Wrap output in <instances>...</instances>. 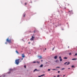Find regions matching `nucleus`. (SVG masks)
<instances>
[{
	"label": "nucleus",
	"mask_w": 77,
	"mask_h": 77,
	"mask_svg": "<svg viewBox=\"0 0 77 77\" xmlns=\"http://www.w3.org/2000/svg\"><path fill=\"white\" fill-rule=\"evenodd\" d=\"M29 33H32V32H33L31 31H29Z\"/></svg>",
	"instance_id": "21"
},
{
	"label": "nucleus",
	"mask_w": 77,
	"mask_h": 77,
	"mask_svg": "<svg viewBox=\"0 0 77 77\" xmlns=\"http://www.w3.org/2000/svg\"><path fill=\"white\" fill-rule=\"evenodd\" d=\"M34 39H35V37L32 36L31 38H30V41H33L34 40Z\"/></svg>",
	"instance_id": "4"
},
{
	"label": "nucleus",
	"mask_w": 77,
	"mask_h": 77,
	"mask_svg": "<svg viewBox=\"0 0 77 77\" xmlns=\"http://www.w3.org/2000/svg\"><path fill=\"white\" fill-rule=\"evenodd\" d=\"M24 67L26 68V65H24Z\"/></svg>",
	"instance_id": "22"
},
{
	"label": "nucleus",
	"mask_w": 77,
	"mask_h": 77,
	"mask_svg": "<svg viewBox=\"0 0 77 77\" xmlns=\"http://www.w3.org/2000/svg\"><path fill=\"white\" fill-rule=\"evenodd\" d=\"M38 57H39L40 59H42V56H38Z\"/></svg>",
	"instance_id": "13"
},
{
	"label": "nucleus",
	"mask_w": 77,
	"mask_h": 77,
	"mask_svg": "<svg viewBox=\"0 0 77 77\" xmlns=\"http://www.w3.org/2000/svg\"><path fill=\"white\" fill-rule=\"evenodd\" d=\"M75 56H77V53L75 54Z\"/></svg>",
	"instance_id": "32"
},
{
	"label": "nucleus",
	"mask_w": 77,
	"mask_h": 77,
	"mask_svg": "<svg viewBox=\"0 0 77 77\" xmlns=\"http://www.w3.org/2000/svg\"><path fill=\"white\" fill-rule=\"evenodd\" d=\"M26 15L25 14H24L23 16V17H25V16Z\"/></svg>",
	"instance_id": "28"
},
{
	"label": "nucleus",
	"mask_w": 77,
	"mask_h": 77,
	"mask_svg": "<svg viewBox=\"0 0 77 77\" xmlns=\"http://www.w3.org/2000/svg\"><path fill=\"white\" fill-rule=\"evenodd\" d=\"M23 60V58L16 60L15 61V63H16L17 65H18L20 63V62H21V60Z\"/></svg>",
	"instance_id": "1"
},
{
	"label": "nucleus",
	"mask_w": 77,
	"mask_h": 77,
	"mask_svg": "<svg viewBox=\"0 0 77 77\" xmlns=\"http://www.w3.org/2000/svg\"><path fill=\"white\" fill-rule=\"evenodd\" d=\"M57 58V56H55L54 57V59H56Z\"/></svg>",
	"instance_id": "9"
},
{
	"label": "nucleus",
	"mask_w": 77,
	"mask_h": 77,
	"mask_svg": "<svg viewBox=\"0 0 77 77\" xmlns=\"http://www.w3.org/2000/svg\"><path fill=\"white\" fill-rule=\"evenodd\" d=\"M55 48V47H54L53 49H52V50L53 51V50H54V48Z\"/></svg>",
	"instance_id": "29"
},
{
	"label": "nucleus",
	"mask_w": 77,
	"mask_h": 77,
	"mask_svg": "<svg viewBox=\"0 0 77 77\" xmlns=\"http://www.w3.org/2000/svg\"><path fill=\"white\" fill-rule=\"evenodd\" d=\"M32 63H39V62H38V61L37 62H36V61H34L33 62H32Z\"/></svg>",
	"instance_id": "12"
},
{
	"label": "nucleus",
	"mask_w": 77,
	"mask_h": 77,
	"mask_svg": "<svg viewBox=\"0 0 77 77\" xmlns=\"http://www.w3.org/2000/svg\"><path fill=\"white\" fill-rule=\"evenodd\" d=\"M60 68V67H57L56 68Z\"/></svg>",
	"instance_id": "25"
},
{
	"label": "nucleus",
	"mask_w": 77,
	"mask_h": 77,
	"mask_svg": "<svg viewBox=\"0 0 77 77\" xmlns=\"http://www.w3.org/2000/svg\"><path fill=\"white\" fill-rule=\"evenodd\" d=\"M61 13H63V11H62L61 10Z\"/></svg>",
	"instance_id": "31"
},
{
	"label": "nucleus",
	"mask_w": 77,
	"mask_h": 77,
	"mask_svg": "<svg viewBox=\"0 0 77 77\" xmlns=\"http://www.w3.org/2000/svg\"><path fill=\"white\" fill-rule=\"evenodd\" d=\"M60 61H62V58H61L60 60Z\"/></svg>",
	"instance_id": "18"
},
{
	"label": "nucleus",
	"mask_w": 77,
	"mask_h": 77,
	"mask_svg": "<svg viewBox=\"0 0 77 77\" xmlns=\"http://www.w3.org/2000/svg\"><path fill=\"white\" fill-rule=\"evenodd\" d=\"M70 63L69 62H66L64 63V65H69Z\"/></svg>",
	"instance_id": "3"
},
{
	"label": "nucleus",
	"mask_w": 77,
	"mask_h": 77,
	"mask_svg": "<svg viewBox=\"0 0 77 77\" xmlns=\"http://www.w3.org/2000/svg\"><path fill=\"white\" fill-rule=\"evenodd\" d=\"M65 9H66V7H64Z\"/></svg>",
	"instance_id": "41"
},
{
	"label": "nucleus",
	"mask_w": 77,
	"mask_h": 77,
	"mask_svg": "<svg viewBox=\"0 0 77 77\" xmlns=\"http://www.w3.org/2000/svg\"><path fill=\"white\" fill-rule=\"evenodd\" d=\"M52 70H56L55 69H52Z\"/></svg>",
	"instance_id": "33"
},
{
	"label": "nucleus",
	"mask_w": 77,
	"mask_h": 77,
	"mask_svg": "<svg viewBox=\"0 0 77 77\" xmlns=\"http://www.w3.org/2000/svg\"><path fill=\"white\" fill-rule=\"evenodd\" d=\"M62 70H63V69H65V68H62L61 69Z\"/></svg>",
	"instance_id": "19"
},
{
	"label": "nucleus",
	"mask_w": 77,
	"mask_h": 77,
	"mask_svg": "<svg viewBox=\"0 0 77 77\" xmlns=\"http://www.w3.org/2000/svg\"><path fill=\"white\" fill-rule=\"evenodd\" d=\"M0 77H1V76H0Z\"/></svg>",
	"instance_id": "46"
},
{
	"label": "nucleus",
	"mask_w": 77,
	"mask_h": 77,
	"mask_svg": "<svg viewBox=\"0 0 77 77\" xmlns=\"http://www.w3.org/2000/svg\"><path fill=\"white\" fill-rule=\"evenodd\" d=\"M28 44H30V42H29L28 43Z\"/></svg>",
	"instance_id": "38"
},
{
	"label": "nucleus",
	"mask_w": 77,
	"mask_h": 77,
	"mask_svg": "<svg viewBox=\"0 0 77 77\" xmlns=\"http://www.w3.org/2000/svg\"><path fill=\"white\" fill-rule=\"evenodd\" d=\"M27 5V3H25V5Z\"/></svg>",
	"instance_id": "30"
},
{
	"label": "nucleus",
	"mask_w": 77,
	"mask_h": 77,
	"mask_svg": "<svg viewBox=\"0 0 77 77\" xmlns=\"http://www.w3.org/2000/svg\"><path fill=\"white\" fill-rule=\"evenodd\" d=\"M68 48H69V46H68Z\"/></svg>",
	"instance_id": "37"
},
{
	"label": "nucleus",
	"mask_w": 77,
	"mask_h": 77,
	"mask_svg": "<svg viewBox=\"0 0 77 77\" xmlns=\"http://www.w3.org/2000/svg\"><path fill=\"white\" fill-rule=\"evenodd\" d=\"M51 69H48V71H50Z\"/></svg>",
	"instance_id": "20"
},
{
	"label": "nucleus",
	"mask_w": 77,
	"mask_h": 77,
	"mask_svg": "<svg viewBox=\"0 0 77 77\" xmlns=\"http://www.w3.org/2000/svg\"><path fill=\"white\" fill-rule=\"evenodd\" d=\"M6 42H8V43H11V42H14V40L9 39V38H8L6 40Z\"/></svg>",
	"instance_id": "2"
},
{
	"label": "nucleus",
	"mask_w": 77,
	"mask_h": 77,
	"mask_svg": "<svg viewBox=\"0 0 77 77\" xmlns=\"http://www.w3.org/2000/svg\"><path fill=\"white\" fill-rule=\"evenodd\" d=\"M62 30H63V29H62Z\"/></svg>",
	"instance_id": "40"
},
{
	"label": "nucleus",
	"mask_w": 77,
	"mask_h": 77,
	"mask_svg": "<svg viewBox=\"0 0 77 77\" xmlns=\"http://www.w3.org/2000/svg\"><path fill=\"white\" fill-rule=\"evenodd\" d=\"M16 52L17 54H19V53L18 52V51H17V50L16 51Z\"/></svg>",
	"instance_id": "16"
},
{
	"label": "nucleus",
	"mask_w": 77,
	"mask_h": 77,
	"mask_svg": "<svg viewBox=\"0 0 77 77\" xmlns=\"http://www.w3.org/2000/svg\"><path fill=\"white\" fill-rule=\"evenodd\" d=\"M35 71H40V70L38 69V70L37 69H35L33 71V72H35Z\"/></svg>",
	"instance_id": "5"
},
{
	"label": "nucleus",
	"mask_w": 77,
	"mask_h": 77,
	"mask_svg": "<svg viewBox=\"0 0 77 77\" xmlns=\"http://www.w3.org/2000/svg\"><path fill=\"white\" fill-rule=\"evenodd\" d=\"M22 57H23H23H25V56L24 55V54H22Z\"/></svg>",
	"instance_id": "10"
},
{
	"label": "nucleus",
	"mask_w": 77,
	"mask_h": 77,
	"mask_svg": "<svg viewBox=\"0 0 77 77\" xmlns=\"http://www.w3.org/2000/svg\"><path fill=\"white\" fill-rule=\"evenodd\" d=\"M74 66H72V68H74Z\"/></svg>",
	"instance_id": "23"
},
{
	"label": "nucleus",
	"mask_w": 77,
	"mask_h": 77,
	"mask_svg": "<svg viewBox=\"0 0 77 77\" xmlns=\"http://www.w3.org/2000/svg\"><path fill=\"white\" fill-rule=\"evenodd\" d=\"M5 44H7V42H6Z\"/></svg>",
	"instance_id": "42"
},
{
	"label": "nucleus",
	"mask_w": 77,
	"mask_h": 77,
	"mask_svg": "<svg viewBox=\"0 0 77 77\" xmlns=\"http://www.w3.org/2000/svg\"><path fill=\"white\" fill-rule=\"evenodd\" d=\"M68 69H70V68H69Z\"/></svg>",
	"instance_id": "43"
},
{
	"label": "nucleus",
	"mask_w": 77,
	"mask_h": 77,
	"mask_svg": "<svg viewBox=\"0 0 77 77\" xmlns=\"http://www.w3.org/2000/svg\"><path fill=\"white\" fill-rule=\"evenodd\" d=\"M59 59H61V56H60L59 57Z\"/></svg>",
	"instance_id": "26"
},
{
	"label": "nucleus",
	"mask_w": 77,
	"mask_h": 77,
	"mask_svg": "<svg viewBox=\"0 0 77 77\" xmlns=\"http://www.w3.org/2000/svg\"><path fill=\"white\" fill-rule=\"evenodd\" d=\"M42 66H43V65L42 64H41L40 66V67H42Z\"/></svg>",
	"instance_id": "17"
},
{
	"label": "nucleus",
	"mask_w": 77,
	"mask_h": 77,
	"mask_svg": "<svg viewBox=\"0 0 77 77\" xmlns=\"http://www.w3.org/2000/svg\"><path fill=\"white\" fill-rule=\"evenodd\" d=\"M69 55H71V53H69Z\"/></svg>",
	"instance_id": "24"
},
{
	"label": "nucleus",
	"mask_w": 77,
	"mask_h": 77,
	"mask_svg": "<svg viewBox=\"0 0 77 77\" xmlns=\"http://www.w3.org/2000/svg\"><path fill=\"white\" fill-rule=\"evenodd\" d=\"M57 77H60V75H57Z\"/></svg>",
	"instance_id": "27"
},
{
	"label": "nucleus",
	"mask_w": 77,
	"mask_h": 77,
	"mask_svg": "<svg viewBox=\"0 0 77 77\" xmlns=\"http://www.w3.org/2000/svg\"><path fill=\"white\" fill-rule=\"evenodd\" d=\"M14 70V69H10V72H9L8 73H11V71H13Z\"/></svg>",
	"instance_id": "7"
},
{
	"label": "nucleus",
	"mask_w": 77,
	"mask_h": 77,
	"mask_svg": "<svg viewBox=\"0 0 77 77\" xmlns=\"http://www.w3.org/2000/svg\"><path fill=\"white\" fill-rule=\"evenodd\" d=\"M55 62L56 63H59V60H56Z\"/></svg>",
	"instance_id": "11"
},
{
	"label": "nucleus",
	"mask_w": 77,
	"mask_h": 77,
	"mask_svg": "<svg viewBox=\"0 0 77 77\" xmlns=\"http://www.w3.org/2000/svg\"><path fill=\"white\" fill-rule=\"evenodd\" d=\"M54 77H56L55 76H54Z\"/></svg>",
	"instance_id": "44"
},
{
	"label": "nucleus",
	"mask_w": 77,
	"mask_h": 77,
	"mask_svg": "<svg viewBox=\"0 0 77 77\" xmlns=\"http://www.w3.org/2000/svg\"><path fill=\"white\" fill-rule=\"evenodd\" d=\"M64 59H68V57H65L64 58Z\"/></svg>",
	"instance_id": "15"
},
{
	"label": "nucleus",
	"mask_w": 77,
	"mask_h": 77,
	"mask_svg": "<svg viewBox=\"0 0 77 77\" xmlns=\"http://www.w3.org/2000/svg\"><path fill=\"white\" fill-rule=\"evenodd\" d=\"M44 75H45V74H43V75H41L40 76H39L38 77H41L42 76H44Z\"/></svg>",
	"instance_id": "8"
},
{
	"label": "nucleus",
	"mask_w": 77,
	"mask_h": 77,
	"mask_svg": "<svg viewBox=\"0 0 77 77\" xmlns=\"http://www.w3.org/2000/svg\"><path fill=\"white\" fill-rule=\"evenodd\" d=\"M42 61H43L42 60H41V62H42Z\"/></svg>",
	"instance_id": "36"
},
{
	"label": "nucleus",
	"mask_w": 77,
	"mask_h": 77,
	"mask_svg": "<svg viewBox=\"0 0 77 77\" xmlns=\"http://www.w3.org/2000/svg\"><path fill=\"white\" fill-rule=\"evenodd\" d=\"M45 50H46V48H45Z\"/></svg>",
	"instance_id": "45"
},
{
	"label": "nucleus",
	"mask_w": 77,
	"mask_h": 77,
	"mask_svg": "<svg viewBox=\"0 0 77 77\" xmlns=\"http://www.w3.org/2000/svg\"><path fill=\"white\" fill-rule=\"evenodd\" d=\"M77 58H73L72 59V60H77Z\"/></svg>",
	"instance_id": "14"
},
{
	"label": "nucleus",
	"mask_w": 77,
	"mask_h": 77,
	"mask_svg": "<svg viewBox=\"0 0 77 77\" xmlns=\"http://www.w3.org/2000/svg\"><path fill=\"white\" fill-rule=\"evenodd\" d=\"M69 14H73V12H72V11H69Z\"/></svg>",
	"instance_id": "6"
},
{
	"label": "nucleus",
	"mask_w": 77,
	"mask_h": 77,
	"mask_svg": "<svg viewBox=\"0 0 77 77\" xmlns=\"http://www.w3.org/2000/svg\"><path fill=\"white\" fill-rule=\"evenodd\" d=\"M58 73H59L60 72V71H58Z\"/></svg>",
	"instance_id": "34"
},
{
	"label": "nucleus",
	"mask_w": 77,
	"mask_h": 77,
	"mask_svg": "<svg viewBox=\"0 0 77 77\" xmlns=\"http://www.w3.org/2000/svg\"><path fill=\"white\" fill-rule=\"evenodd\" d=\"M65 75H63V77H65Z\"/></svg>",
	"instance_id": "35"
},
{
	"label": "nucleus",
	"mask_w": 77,
	"mask_h": 77,
	"mask_svg": "<svg viewBox=\"0 0 77 77\" xmlns=\"http://www.w3.org/2000/svg\"><path fill=\"white\" fill-rule=\"evenodd\" d=\"M35 31H34V33H35Z\"/></svg>",
	"instance_id": "39"
}]
</instances>
